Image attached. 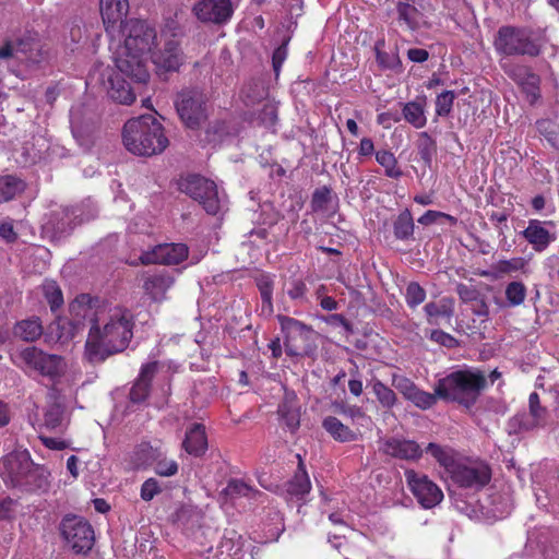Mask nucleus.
<instances>
[{"instance_id": "obj_4", "label": "nucleus", "mask_w": 559, "mask_h": 559, "mask_svg": "<svg viewBox=\"0 0 559 559\" xmlns=\"http://www.w3.org/2000/svg\"><path fill=\"white\" fill-rule=\"evenodd\" d=\"M493 46L499 55L506 57H536L540 53V46L532 38L528 29L510 25L498 29Z\"/></svg>"}, {"instance_id": "obj_22", "label": "nucleus", "mask_w": 559, "mask_h": 559, "mask_svg": "<svg viewBox=\"0 0 559 559\" xmlns=\"http://www.w3.org/2000/svg\"><path fill=\"white\" fill-rule=\"evenodd\" d=\"M174 283L175 277L171 273L160 270L144 277L143 289L153 301L159 302L166 298V293Z\"/></svg>"}, {"instance_id": "obj_51", "label": "nucleus", "mask_w": 559, "mask_h": 559, "mask_svg": "<svg viewBox=\"0 0 559 559\" xmlns=\"http://www.w3.org/2000/svg\"><path fill=\"white\" fill-rule=\"evenodd\" d=\"M405 299L408 307L416 308L426 299V290L417 282H411L406 287Z\"/></svg>"}, {"instance_id": "obj_59", "label": "nucleus", "mask_w": 559, "mask_h": 559, "mask_svg": "<svg viewBox=\"0 0 559 559\" xmlns=\"http://www.w3.org/2000/svg\"><path fill=\"white\" fill-rule=\"evenodd\" d=\"M48 50L45 49L44 45L40 43L39 38L36 40L33 46L32 51L25 58V62H29L33 64H38L47 59Z\"/></svg>"}, {"instance_id": "obj_17", "label": "nucleus", "mask_w": 559, "mask_h": 559, "mask_svg": "<svg viewBox=\"0 0 559 559\" xmlns=\"http://www.w3.org/2000/svg\"><path fill=\"white\" fill-rule=\"evenodd\" d=\"M433 10L430 0H405L396 5L397 20L415 31L426 24V14Z\"/></svg>"}, {"instance_id": "obj_35", "label": "nucleus", "mask_w": 559, "mask_h": 559, "mask_svg": "<svg viewBox=\"0 0 559 559\" xmlns=\"http://www.w3.org/2000/svg\"><path fill=\"white\" fill-rule=\"evenodd\" d=\"M70 121L72 134L78 141L79 145L82 146L85 151L90 150L94 144V136L91 129H84L81 126L80 120V109L73 107L70 111Z\"/></svg>"}, {"instance_id": "obj_41", "label": "nucleus", "mask_w": 559, "mask_h": 559, "mask_svg": "<svg viewBox=\"0 0 559 559\" xmlns=\"http://www.w3.org/2000/svg\"><path fill=\"white\" fill-rule=\"evenodd\" d=\"M416 147L421 160L429 167L433 156L437 154L436 141L427 132H421L416 142Z\"/></svg>"}, {"instance_id": "obj_20", "label": "nucleus", "mask_w": 559, "mask_h": 559, "mask_svg": "<svg viewBox=\"0 0 559 559\" xmlns=\"http://www.w3.org/2000/svg\"><path fill=\"white\" fill-rule=\"evenodd\" d=\"M392 385L406 399L420 409H428L437 403L436 392L429 393L420 390L411 379L394 374Z\"/></svg>"}, {"instance_id": "obj_62", "label": "nucleus", "mask_w": 559, "mask_h": 559, "mask_svg": "<svg viewBox=\"0 0 559 559\" xmlns=\"http://www.w3.org/2000/svg\"><path fill=\"white\" fill-rule=\"evenodd\" d=\"M537 130L540 134L545 135L546 139L554 143L556 135V124L548 119H542L536 122Z\"/></svg>"}, {"instance_id": "obj_63", "label": "nucleus", "mask_w": 559, "mask_h": 559, "mask_svg": "<svg viewBox=\"0 0 559 559\" xmlns=\"http://www.w3.org/2000/svg\"><path fill=\"white\" fill-rule=\"evenodd\" d=\"M456 293L464 302L477 301L479 297L476 288L462 283L456 286Z\"/></svg>"}, {"instance_id": "obj_52", "label": "nucleus", "mask_w": 559, "mask_h": 559, "mask_svg": "<svg viewBox=\"0 0 559 559\" xmlns=\"http://www.w3.org/2000/svg\"><path fill=\"white\" fill-rule=\"evenodd\" d=\"M455 94L453 91H445L437 96L436 99V114L440 117L448 116L453 106Z\"/></svg>"}, {"instance_id": "obj_5", "label": "nucleus", "mask_w": 559, "mask_h": 559, "mask_svg": "<svg viewBox=\"0 0 559 559\" xmlns=\"http://www.w3.org/2000/svg\"><path fill=\"white\" fill-rule=\"evenodd\" d=\"M175 107L180 120L190 129H199L209 117L206 95L199 88H186L179 92Z\"/></svg>"}, {"instance_id": "obj_40", "label": "nucleus", "mask_w": 559, "mask_h": 559, "mask_svg": "<svg viewBox=\"0 0 559 559\" xmlns=\"http://www.w3.org/2000/svg\"><path fill=\"white\" fill-rule=\"evenodd\" d=\"M150 452L151 456L156 461L154 471L157 475L169 477L175 475L178 472V464L174 460L159 459V453L154 450L152 447L143 445L141 452Z\"/></svg>"}, {"instance_id": "obj_47", "label": "nucleus", "mask_w": 559, "mask_h": 559, "mask_svg": "<svg viewBox=\"0 0 559 559\" xmlns=\"http://www.w3.org/2000/svg\"><path fill=\"white\" fill-rule=\"evenodd\" d=\"M376 159L382 167H384L385 176L390 178H400L403 175L402 170L396 166L397 162L393 153L389 151H378L376 153Z\"/></svg>"}, {"instance_id": "obj_1", "label": "nucleus", "mask_w": 559, "mask_h": 559, "mask_svg": "<svg viewBox=\"0 0 559 559\" xmlns=\"http://www.w3.org/2000/svg\"><path fill=\"white\" fill-rule=\"evenodd\" d=\"M88 294L79 295L70 305L72 320L60 325L59 338H73L90 325L85 344V356L90 362L104 361L111 355L123 352L133 336V316L127 309L99 308Z\"/></svg>"}, {"instance_id": "obj_32", "label": "nucleus", "mask_w": 559, "mask_h": 559, "mask_svg": "<svg viewBox=\"0 0 559 559\" xmlns=\"http://www.w3.org/2000/svg\"><path fill=\"white\" fill-rule=\"evenodd\" d=\"M298 457H300L298 455ZM311 489V483L309 476L306 472L305 465L299 459V464L294 477L287 483L286 490L287 493L296 497L298 499L302 498L305 495L309 493Z\"/></svg>"}, {"instance_id": "obj_49", "label": "nucleus", "mask_w": 559, "mask_h": 559, "mask_svg": "<svg viewBox=\"0 0 559 559\" xmlns=\"http://www.w3.org/2000/svg\"><path fill=\"white\" fill-rule=\"evenodd\" d=\"M258 288L261 294L262 312L271 314L273 312V282L267 276H262L261 278L258 280Z\"/></svg>"}, {"instance_id": "obj_24", "label": "nucleus", "mask_w": 559, "mask_h": 559, "mask_svg": "<svg viewBox=\"0 0 559 559\" xmlns=\"http://www.w3.org/2000/svg\"><path fill=\"white\" fill-rule=\"evenodd\" d=\"M158 370V362L151 361L141 367L139 377L132 385L129 397L133 403L144 402L151 392V383Z\"/></svg>"}, {"instance_id": "obj_50", "label": "nucleus", "mask_w": 559, "mask_h": 559, "mask_svg": "<svg viewBox=\"0 0 559 559\" xmlns=\"http://www.w3.org/2000/svg\"><path fill=\"white\" fill-rule=\"evenodd\" d=\"M63 406L58 403H51L45 412V425L50 429H56L61 426L63 420Z\"/></svg>"}, {"instance_id": "obj_46", "label": "nucleus", "mask_w": 559, "mask_h": 559, "mask_svg": "<svg viewBox=\"0 0 559 559\" xmlns=\"http://www.w3.org/2000/svg\"><path fill=\"white\" fill-rule=\"evenodd\" d=\"M425 451L445 468L452 466L454 463L453 453L449 447H442L438 443L430 442L426 447Z\"/></svg>"}, {"instance_id": "obj_12", "label": "nucleus", "mask_w": 559, "mask_h": 559, "mask_svg": "<svg viewBox=\"0 0 559 559\" xmlns=\"http://www.w3.org/2000/svg\"><path fill=\"white\" fill-rule=\"evenodd\" d=\"M405 477L411 491L423 508L430 509L442 501L441 489L426 475L408 469L405 472Z\"/></svg>"}, {"instance_id": "obj_29", "label": "nucleus", "mask_w": 559, "mask_h": 559, "mask_svg": "<svg viewBox=\"0 0 559 559\" xmlns=\"http://www.w3.org/2000/svg\"><path fill=\"white\" fill-rule=\"evenodd\" d=\"M277 413L288 430L295 432L298 429L300 425V406L296 395L286 394L283 402L278 405Z\"/></svg>"}, {"instance_id": "obj_56", "label": "nucleus", "mask_w": 559, "mask_h": 559, "mask_svg": "<svg viewBox=\"0 0 559 559\" xmlns=\"http://www.w3.org/2000/svg\"><path fill=\"white\" fill-rule=\"evenodd\" d=\"M160 491L158 481L155 478H148L141 486V498L144 501H151Z\"/></svg>"}, {"instance_id": "obj_14", "label": "nucleus", "mask_w": 559, "mask_h": 559, "mask_svg": "<svg viewBox=\"0 0 559 559\" xmlns=\"http://www.w3.org/2000/svg\"><path fill=\"white\" fill-rule=\"evenodd\" d=\"M32 462L28 451H13L0 460V476L5 484L16 487L27 468L32 467Z\"/></svg>"}, {"instance_id": "obj_57", "label": "nucleus", "mask_w": 559, "mask_h": 559, "mask_svg": "<svg viewBox=\"0 0 559 559\" xmlns=\"http://www.w3.org/2000/svg\"><path fill=\"white\" fill-rule=\"evenodd\" d=\"M330 189L323 187L321 189H317L312 194L311 206L313 211H319L325 209L328 202L330 201Z\"/></svg>"}, {"instance_id": "obj_27", "label": "nucleus", "mask_w": 559, "mask_h": 559, "mask_svg": "<svg viewBox=\"0 0 559 559\" xmlns=\"http://www.w3.org/2000/svg\"><path fill=\"white\" fill-rule=\"evenodd\" d=\"M182 447L190 455H203L207 450L205 427L202 424H193L186 432Z\"/></svg>"}, {"instance_id": "obj_37", "label": "nucleus", "mask_w": 559, "mask_h": 559, "mask_svg": "<svg viewBox=\"0 0 559 559\" xmlns=\"http://www.w3.org/2000/svg\"><path fill=\"white\" fill-rule=\"evenodd\" d=\"M429 324L437 325L440 318L451 319L454 313L453 302L449 299H441L438 302H428L424 307Z\"/></svg>"}, {"instance_id": "obj_64", "label": "nucleus", "mask_w": 559, "mask_h": 559, "mask_svg": "<svg viewBox=\"0 0 559 559\" xmlns=\"http://www.w3.org/2000/svg\"><path fill=\"white\" fill-rule=\"evenodd\" d=\"M525 265L523 258H515L511 260H501L498 263V270L503 273L522 270Z\"/></svg>"}, {"instance_id": "obj_15", "label": "nucleus", "mask_w": 559, "mask_h": 559, "mask_svg": "<svg viewBox=\"0 0 559 559\" xmlns=\"http://www.w3.org/2000/svg\"><path fill=\"white\" fill-rule=\"evenodd\" d=\"M189 249L185 243H163L152 250L141 253L139 260L142 264L176 265L188 258Z\"/></svg>"}, {"instance_id": "obj_19", "label": "nucleus", "mask_w": 559, "mask_h": 559, "mask_svg": "<svg viewBox=\"0 0 559 559\" xmlns=\"http://www.w3.org/2000/svg\"><path fill=\"white\" fill-rule=\"evenodd\" d=\"M452 477L460 487L479 489L489 483L491 471L487 464L474 463L457 466Z\"/></svg>"}, {"instance_id": "obj_44", "label": "nucleus", "mask_w": 559, "mask_h": 559, "mask_svg": "<svg viewBox=\"0 0 559 559\" xmlns=\"http://www.w3.org/2000/svg\"><path fill=\"white\" fill-rule=\"evenodd\" d=\"M372 391L382 407L392 408L396 404L397 397L395 392L382 381L374 380L372 382Z\"/></svg>"}, {"instance_id": "obj_36", "label": "nucleus", "mask_w": 559, "mask_h": 559, "mask_svg": "<svg viewBox=\"0 0 559 559\" xmlns=\"http://www.w3.org/2000/svg\"><path fill=\"white\" fill-rule=\"evenodd\" d=\"M26 188L21 178L13 175L0 176V202H9L20 195Z\"/></svg>"}, {"instance_id": "obj_8", "label": "nucleus", "mask_w": 559, "mask_h": 559, "mask_svg": "<svg viewBox=\"0 0 559 559\" xmlns=\"http://www.w3.org/2000/svg\"><path fill=\"white\" fill-rule=\"evenodd\" d=\"M67 545L75 554H86L94 545L95 536L92 525L81 516L68 514L59 526Z\"/></svg>"}, {"instance_id": "obj_33", "label": "nucleus", "mask_w": 559, "mask_h": 559, "mask_svg": "<svg viewBox=\"0 0 559 559\" xmlns=\"http://www.w3.org/2000/svg\"><path fill=\"white\" fill-rule=\"evenodd\" d=\"M524 237L538 251L547 248L551 241L549 231L538 221H531L524 230Z\"/></svg>"}, {"instance_id": "obj_28", "label": "nucleus", "mask_w": 559, "mask_h": 559, "mask_svg": "<svg viewBox=\"0 0 559 559\" xmlns=\"http://www.w3.org/2000/svg\"><path fill=\"white\" fill-rule=\"evenodd\" d=\"M73 212L68 209L53 211L46 224V229L51 231L55 238H62L73 229Z\"/></svg>"}, {"instance_id": "obj_48", "label": "nucleus", "mask_w": 559, "mask_h": 559, "mask_svg": "<svg viewBox=\"0 0 559 559\" xmlns=\"http://www.w3.org/2000/svg\"><path fill=\"white\" fill-rule=\"evenodd\" d=\"M224 492L226 496L230 497L231 499L237 497H254L255 495H259L260 492L254 490L251 486L246 484L241 479H231L228 481L227 486L224 489Z\"/></svg>"}, {"instance_id": "obj_11", "label": "nucleus", "mask_w": 559, "mask_h": 559, "mask_svg": "<svg viewBox=\"0 0 559 559\" xmlns=\"http://www.w3.org/2000/svg\"><path fill=\"white\" fill-rule=\"evenodd\" d=\"M148 59V55L131 51L122 46L117 52L115 62L121 74L130 78L135 83L145 84L150 79Z\"/></svg>"}, {"instance_id": "obj_6", "label": "nucleus", "mask_w": 559, "mask_h": 559, "mask_svg": "<svg viewBox=\"0 0 559 559\" xmlns=\"http://www.w3.org/2000/svg\"><path fill=\"white\" fill-rule=\"evenodd\" d=\"M282 331L285 333V350L288 356L309 355L316 348V332L302 322L286 316H278Z\"/></svg>"}, {"instance_id": "obj_7", "label": "nucleus", "mask_w": 559, "mask_h": 559, "mask_svg": "<svg viewBox=\"0 0 559 559\" xmlns=\"http://www.w3.org/2000/svg\"><path fill=\"white\" fill-rule=\"evenodd\" d=\"M180 190L198 201L210 215H216L222 209L217 187L214 181L199 175H190L179 182Z\"/></svg>"}, {"instance_id": "obj_10", "label": "nucleus", "mask_w": 559, "mask_h": 559, "mask_svg": "<svg viewBox=\"0 0 559 559\" xmlns=\"http://www.w3.org/2000/svg\"><path fill=\"white\" fill-rule=\"evenodd\" d=\"M21 358L27 366L51 380L61 377L66 370V364L61 356L45 353L37 347L25 348L21 353Z\"/></svg>"}, {"instance_id": "obj_53", "label": "nucleus", "mask_w": 559, "mask_h": 559, "mask_svg": "<svg viewBox=\"0 0 559 559\" xmlns=\"http://www.w3.org/2000/svg\"><path fill=\"white\" fill-rule=\"evenodd\" d=\"M333 411L335 413L342 414L344 416L349 417L350 419H360L365 417V413L359 406L348 405L345 402H333L332 404Z\"/></svg>"}, {"instance_id": "obj_13", "label": "nucleus", "mask_w": 559, "mask_h": 559, "mask_svg": "<svg viewBox=\"0 0 559 559\" xmlns=\"http://www.w3.org/2000/svg\"><path fill=\"white\" fill-rule=\"evenodd\" d=\"M548 411L540 403L537 392H533L528 397V411L516 414L511 419V425L519 432H527L544 428L547 424Z\"/></svg>"}, {"instance_id": "obj_54", "label": "nucleus", "mask_w": 559, "mask_h": 559, "mask_svg": "<svg viewBox=\"0 0 559 559\" xmlns=\"http://www.w3.org/2000/svg\"><path fill=\"white\" fill-rule=\"evenodd\" d=\"M439 218H443V219L448 221L451 225H455L457 223V219L454 216L445 214L443 212L432 211V210L425 212L418 218V223L427 226V225H431V224L436 223Z\"/></svg>"}, {"instance_id": "obj_9", "label": "nucleus", "mask_w": 559, "mask_h": 559, "mask_svg": "<svg viewBox=\"0 0 559 559\" xmlns=\"http://www.w3.org/2000/svg\"><path fill=\"white\" fill-rule=\"evenodd\" d=\"M120 33L124 36L123 46L131 51L151 56L156 47V28L146 21L131 19L124 23Z\"/></svg>"}, {"instance_id": "obj_31", "label": "nucleus", "mask_w": 559, "mask_h": 559, "mask_svg": "<svg viewBox=\"0 0 559 559\" xmlns=\"http://www.w3.org/2000/svg\"><path fill=\"white\" fill-rule=\"evenodd\" d=\"M322 427L338 442H352L357 440V433L334 416L325 417L322 421Z\"/></svg>"}, {"instance_id": "obj_16", "label": "nucleus", "mask_w": 559, "mask_h": 559, "mask_svg": "<svg viewBox=\"0 0 559 559\" xmlns=\"http://www.w3.org/2000/svg\"><path fill=\"white\" fill-rule=\"evenodd\" d=\"M192 11L201 22L217 25L227 23L234 13L230 0H198Z\"/></svg>"}, {"instance_id": "obj_55", "label": "nucleus", "mask_w": 559, "mask_h": 559, "mask_svg": "<svg viewBox=\"0 0 559 559\" xmlns=\"http://www.w3.org/2000/svg\"><path fill=\"white\" fill-rule=\"evenodd\" d=\"M377 60L385 69H395L401 66L399 55L395 51L384 52L377 48Z\"/></svg>"}, {"instance_id": "obj_23", "label": "nucleus", "mask_w": 559, "mask_h": 559, "mask_svg": "<svg viewBox=\"0 0 559 559\" xmlns=\"http://www.w3.org/2000/svg\"><path fill=\"white\" fill-rule=\"evenodd\" d=\"M37 39V33L27 32L19 38L7 40L4 45L0 47V59L14 58L24 62Z\"/></svg>"}, {"instance_id": "obj_61", "label": "nucleus", "mask_w": 559, "mask_h": 559, "mask_svg": "<svg viewBox=\"0 0 559 559\" xmlns=\"http://www.w3.org/2000/svg\"><path fill=\"white\" fill-rule=\"evenodd\" d=\"M17 508V500L5 497L0 500V520H11L14 518Z\"/></svg>"}, {"instance_id": "obj_18", "label": "nucleus", "mask_w": 559, "mask_h": 559, "mask_svg": "<svg viewBox=\"0 0 559 559\" xmlns=\"http://www.w3.org/2000/svg\"><path fill=\"white\" fill-rule=\"evenodd\" d=\"M99 8L106 32L112 37L116 36L127 22L128 0H99Z\"/></svg>"}, {"instance_id": "obj_38", "label": "nucleus", "mask_w": 559, "mask_h": 559, "mask_svg": "<svg viewBox=\"0 0 559 559\" xmlns=\"http://www.w3.org/2000/svg\"><path fill=\"white\" fill-rule=\"evenodd\" d=\"M414 228V219L408 209L402 211L393 222V233L399 240L413 239Z\"/></svg>"}, {"instance_id": "obj_2", "label": "nucleus", "mask_w": 559, "mask_h": 559, "mask_svg": "<svg viewBox=\"0 0 559 559\" xmlns=\"http://www.w3.org/2000/svg\"><path fill=\"white\" fill-rule=\"evenodd\" d=\"M122 141L130 153L139 156L160 154L169 145L163 124L152 115L130 119L123 127Z\"/></svg>"}, {"instance_id": "obj_39", "label": "nucleus", "mask_w": 559, "mask_h": 559, "mask_svg": "<svg viewBox=\"0 0 559 559\" xmlns=\"http://www.w3.org/2000/svg\"><path fill=\"white\" fill-rule=\"evenodd\" d=\"M518 82L523 92L526 93L528 102L532 104L535 103L539 97V76L527 69H522L518 75Z\"/></svg>"}, {"instance_id": "obj_42", "label": "nucleus", "mask_w": 559, "mask_h": 559, "mask_svg": "<svg viewBox=\"0 0 559 559\" xmlns=\"http://www.w3.org/2000/svg\"><path fill=\"white\" fill-rule=\"evenodd\" d=\"M403 117L417 129L423 128L427 121L423 106L416 102H409L404 105Z\"/></svg>"}, {"instance_id": "obj_43", "label": "nucleus", "mask_w": 559, "mask_h": 559, "mask_svg": "<svg viewBox=\"0 0 559 559\" xmlns=\"http://www.w3.org/2000/svg\"><path fill=\"white\" fill-rule=\"evenodd\" d=\"M526 286L519 281L510 282L506 286L504 295L509 307L521 306L526 298Z\"/></svg>"}, {"instance_id": "obj_26", "label": "nucleus", "mask_w": 559, "mask_h": 559, "mask_svg": "<svg viewBox=\"0 0 559 559\" xmlns=\"http://www.w3.org/2000/svg\"><path fill=\"white\" fill-rule=\"evenodd\" d=\"M382 451L401 460H416L423 454L420 447L412 440L390 438L384 441Z\"/></svg>"}, {"instance_id": "obj_25", "label": "nucleus", "mask_w": 559, "mask_h": 559, "mask_svg": "<svg viewBox=\"0 0 559 559\" xmlns=\"http://www.w3.org/2000/svg\"><path fill=\"white\" fill-rule=\"evenodd\" d=\"M150 59L158 71H177L180 67V49L176 40L165 43L164 48L157 52H152Z\"/></svg>"}, {"instance_id": "obj_60", "label": "nucleus", "mask_w": 559, "mask_h": 559, "mask_svg": "<svg viewBox=\"0 0 559 559\" xmlns=\"http://www.w3.org/2000/svg\"><path fill=\"white\" fill-rule=\"evenodd\" d=\"M287 44L288 39L285 40L281 46H278L273 52L272 67L276 76H278L282 64L287 58Z\"/></svg>"}, {"instance_id": "obj_58", "label": "nucleus", "mask_w": 559, "mask_h": 559, "mask_svg": "<svg viewBox=\"0 0 559 559\" xmlns=\"http://www.w3.org/2000/svg\"><path fill=\"white\" fill-rule=\"evenodd\" d=\"M430 340L435 343L444 346L447 348H453L457 345V341L449 333L442 330H432L430 332Z\"/></svg>"}, {"instance_id": "obj_21", "label": "nucleus", "mask_w": 559, "mask_h": 559, "mask_svg": "<svg viewBox=\"0 0 559 559\" xmlns=\"http://www.w3.org/2000/svg\"><path fill=\"white\" fill-rule=\"evenodd\" d=\"M102 82L112 100L122 105H130L134 102L135 94L130 84L112 69L107 68L102 72Z\"/></svg>"}, {"instance_id": "obj_45", "label": "nucleus", "mask_w": 559, "mask_h": 559, "mask_svg": "<svg viewBox=\"0 0 559 559\" xmlns=\"http://www.w3.org/2000/svg\"><path fill=\"white\" fill-rule=\"evenodd\" d=\"M41 290L52 311L63 305L62 292L55 281L46 280L41 285Z\"/></svg>"}, {"instance_id": "obj_30", "label": "nucleus", "mask_w": 559, "mask_h": 559, "mask_svg": "<svg viewBox=\"0 0 559 559\" xmlns=\"http://www.w3.org/2000/svg\"><path fill=\"white\" fill-rule=\"evenodd\" d=\"M48 476L49 473L45 467L32 462V467L27 468L25 475L21 479V484H17L16 487L31 491L46 490L49 485Z\"/></svg>"}, {"instance_id": "obj_3", "label": "nucleus", "mask_w": 559, "mask_h": 559, "mask_svg": "<svg viewBox=\"0 0 559 559\" xmlns=\"http://www.w3.org/2000/svg\"><path fill=\"white\" fill-rule=\"evenodd\" d=\"M487 386L485 373L478 369H461L438 380L436 399L455 402L469 408L476 404Z\"/></svg>"}, {"instance_id": "obj_34", "label": "nucleus", "mask_w": 559, "mask_h": 559, "mask_svg": "<svg viewBox=\"0 0 559 559\" xmlns=\"http://www.w3.org/2000/svg\"><path fill=\"white\" fill-rule=\"evenodd\" d=\"M13 334L24 342H34L43 334V325L38 318L22 320L14 325Z\"/></svg>"}]
</instances>
